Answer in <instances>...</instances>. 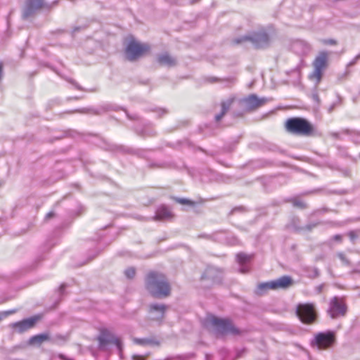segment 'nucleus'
<instances>
[{
	"label": "nucleus",
	"instance_id": "44",
	"mask_svg": "<svg viewBox=\"0 0 360 360\" xmlns=\"http://www.w3.org/2000/svg\"><path fill=\"white\" fill-rule=\"evenodd\" d=\"M65 288H66L65 284H62V285L60 286V288H59V291H60V293H62V292L64 291V290L65 289Z\"/></svg>",
	"mask_w": 360,
	"mask_h": 360
},
{
	"label": "nucleus",
	"instance_id": "24",
	"mask_svg": "<svg viewBox=\"0 0 360 360\" xmlns=\"http://www.w3.org/2000/svg\"><path fill=\"white\" fill-rule=\"evenodd\" d=\"M134 342L140 345H153L154 343L153 340L150 338H134Z\"/></svg>",
	"mask_w": 360,
	"mask_h": 360
},
{
	"label": "nucleus",
	"instance_id": "10",
	"mask_svg": "<svg viewBox=\"0 0 360 360\" xmlns=\"http://www.w3.org/2000/svg\"><path fill=\"white\" fill-rule=\"evenodd\" d=\"M168 306L161 303H151L148 305L149 319L160 324L165 319Z\"/></svg>",
	"mask_w": 360,
	"mask_h": 360
},
{
	"label": "nucleus",
	"instance_id": "2",
	"mask_svg": "<svg viewBox=\"0 0 360 360\" xmlns=\"http://www.w3.org/2000/svg\"><path fill=\"white\" fill-rule=\"evenodd\" d=\"M284 126L286 131L293 135L311 136L315 131L313 124L307 119L301 117L287 119Z\"/></svg>",
	"mask_w": 360,
	"mask_h": 360
},
{
	"label": "nucleus",
	"instance_id": "50",
	"mask_svg": "<svg viewBox=\"0 0 360 360\" xmlns=\"http://www.w3.org/2000/svg\"><path fill=\"white\" fill-rule=\"evenodd\" d=\"M314 98L315 100H316V101H318V100H319V97H318V96H317V95H314Z\"/></svg>",
	"mask_w": 360,
	"mask_h": 360
},
{
	"label": "nucleus",
	"instance_id": "34",
	"mask_svg": "<svg viewBox=\"0 0 360 360\" xmlns=\"http://www.w3.org/2000/svg\"><path fill=\"white\" fill-rule=\"evenodd\" d=\"M340 103V99L338 98L336 102H334L328 108V111L330 112L333 110V109L336 107L337 105Z\"/></svg>",
	"mask_w": 360,
	"mask_h": 360
},
{
	"label": "nucleus",
	"instance_id": "9",
	"mask_svg": "<svg viewBox=\"0 0 360 360\" xmlns=\"http://www.w3.org/2000/svg\"><path fill=\"white\" fill-rule=\"evenodd\" d=\"M148 50V46L147 45L139 44L135 41H131L125 49V56L128 60L134 61L141 57Z\"/></svg>",
	"mask_w": 360,
	"mask_h": 360
},
{
	"label": "nucleus",
	"instance_id": "41",
	"mask_svg": "<svg viewBox=\"0 0 360 360\" xmlns=\"http://www.w3.org/2000/svg\"><path fill=\"white\" fill-rule=\"evenodd\" d=\"M54 215H55V213L53 212H50L46 215L45 219L48 220V219H51V217H53Z\"/></svg>",
	"mask_w": 360,
	"mask_h": 360
},
{
	"label": "nucleus",
	"instance_id": "39",
	"mask_svg": "<svg viewBox=\"0 0 360 360\" xmlns=\"http://www.w3.org/2000/svg\"><path fill=\"white\" fill-rule=\"evenodd\" d=\"M157 113L158 114L159 117H161L163 115L166 114L167 113V111L165 109H158L157 110Z\"/></svg>",
	"mask_w": 360,
	"mask_h": 360
},
{
	"label": "nucleus",
	"instance_id": "33",
	"mask_svg": "<svg viewBox=\"0 0 360 360\" xmlns=\"http://www.w3.org/2000/svg\"><path fill=\"white\" fill-rule=\"evenodd\" d=\"M15 312H16V309L6 311H4V312L0 313V321L3 318L7 316L8 315L12 314H13Z\"/></svg>",
	"mask_w": 360,
	"mask_h": 360
},
{
	"label": "nucleus",
	"instance_id": "31",
	"mask_svg": "<svg viewBox=\"0 0 360 360\" xmlns=\"http://www.w3.org/2000/svg\"><path fill=\"white\" fill-rule=\"evenodd\" d=\"M348 236L351 241L354 243L358 238V234L355 231H351L348 233Z\"/></svg>",
	"mask_w": 360,
	"mask_h": 360
},
{
	"label": "nucleus",
	"instance_id": "43",
	"mask_svg": "<svg viewBox=\"0 0 360 360\" xmlns=\"http://www.w3.org/2000/svg\"><path fill=\"white\" fill-rule=\"evenodd\" d=\"M243 207H235V208H233V209L231 210V214H233V213H234L235 212H236V211H238V210H243Z\"/></svg>",
	"mask_w": 360,
	"mask_h": 360
},
{
	"label": "nucleus",
	"instance_id": "6",
	"mask_svg": "<svg viewBox=\"0 0 360 360\" xmlns=\"http://www.w3.org/2000/svg\"><path fill=\"white\" fill-rule=\"evenodd\" d=\"M296 313L300 321L307 324L314 323L317 316L315 306L311 303L299 304Z\"/></svg>",
	"mask_w": 360,
	"mask_h": 360
},
{
	"label": "nucleus",
	"instance_id": "38",
	"mask_svg": "<svg viewBox=\"0 0 360 360\" xmlns=\"http://www.w3.org/2000/svg\"><path fill=\"white\" fill-rule=\"evenodd\" d=\"M324 43L326 44H329V45H335V44H336V41L334 39H332L324 40Z\"/></svg>",
	"mask_w": 360,
	"mask_h": 360
},
{
	"label": "nucleus",
	"instance_id": "49",
	"mask_svg": "<svg viewBox=\"0 0 360 360\" xmlns=\"http://www.w3.org/2000/svg\"><path fill=\"white\" fill-rule=\"evenodd\" d=\"M127 116H128V117H129V119H131V120H135V119H136V116H134V117H131V116H130V115H127Z\"/></svg>",
	"mask_w": 360,
	"mask_h": 360
},
{
	"label": "nucleus",
	"instance_id": "14",
	"mask_svg": "<svg viewBox=\"0 0 360 360\" xmlns=\"http://www.w3.org/2000/svg\"><path fill=\"white\" fill-rule=\"evenodd\" d=\"M267 101H269V98L265 97L258 98L256 94H250L241 100V102L248 110H254L264 105Z\"/></svg>",
	"mask_w": 360,
	"mask_h": 360
},
{
	"label": "nucleus",
	"instance_id": "25",
	"mask_svg": "<svg viewBox=\"0 0 360 360\" xmlns=\"http://www.w3.org/2000/svg\"><path fill=\"white\" fill-rule=\"evenodd\" d=\"M321 224H322L321 221L310 222L308 224H307L306 226L301 227L300 230L306 231H311L314 228H316L318 225H319Z\"/></svg>",
	"mask_w": 360,
	"mask_h": 360
},
{
	"label": "nucleus",
	"instance_id": "16",
	"mask_svg": "<svg viewBox=\"0 0 360 360\" xmlns=\"http://www.w3.org/2000/svg\"><path fill=\"white\" fill-rule=\"evenodd\" d=\"M293 284L292 278L289 276H283L276 280L271 281V290L287 289Z\"/></svg>",
	"mask_w": 360,
	"mask_h": 360
},
{
	"label": "nucleus",
	"instance_id": "51",
	"mask_svg": "<svg viewBox=\"0 0 360 360\" xmlns=\"http://www.w3.org/2000/svg\"><path fill=\"white\" fill-rule=\"evenodd\" d=\"M233 80H234L233 79H229V81H231V82H233Z\"/></svg>",
	"mask_w": 360,
	"mask_h": 360
},
{
	"label": "nucleus",
	"instance_id": "21",
	"mask_svg": "<svg viewBox=\"0 0 360 360\" xmlns=\"http://www.w3.org/2000/svg\"><path fill=\"white\" fill-rule=\"evenodd\" d=\"M50 339L48 333H41L32 336L29 340L30 345H41Z\"/></svg>",
	"mask_w": 360,
	"mask_h": 360
},
{
	"label": "nucleus",
	"instance_id": "40",
	"mask_svg": "<svg viewBox=\"0 0 360 360\" xmlns=\"http://www.w3.org/2000/svg\"><path fill=\"white\" fill-rule=\"evenodd\" d=\"M133 359L134 360H145V357L143 356H141V355L136 354V355L133 356Z\"/></svg>",
	"mask_w": 360,
	"mask_h": 360
},
{
	"label": "nucleus",
	"instance_id": "1",
	"mask_svg": "<svg viewBox=\"0 0 360 360\" xmlns=\"http://www.w3.org/2000/svg\"><path fill=\"white\" fill-rule=\"evenodd\" d=\"M146 288L155 298L167 297L171 287L165 275L155 271L149 272L145 278Z\"/></svg>",
	"mask_w": 360,
	"mask_h": 360
},
{
	"label": "nucleus",
	"instance_id": "22",
	"mask_svg": "<svg viewBox=\"0 0 360 360\" xmlns=\"http://www.w3.org/2000/svg\"><path fill=\"white\" fill-rule=\"evenodd\" d=\"M271 281L269 282L259 283L257 286V293L262 295L267 290H271Z\"/></svg>",
	"mask_w": 360,
	"mask_h": 360
},
{
	"label": "nucleus",
	"instance_id": "42",
	"mask_svg": "<svg viewBox=\"0 0 360 360\" xmlns=\"http://www.w3.org/2000/svg\"><path fill=\"white\" fill-rule=\"evenodd\" d=\"M2 77H3V65L2 63L0 62V82L1 81L2 79Z\"/></svg>",
	"mask_w": 360,
	"mask_h": 360
},
{
	"label": "nucleus",
	"instance_id": "32",
	"mask_svg": "<svg viewBox=\"0 0 360 360\" xmlns=\"http://www.w3.org/2000/svg\"><path fill=\"white\" fill-rule=\"evenodd\" d=\"M176 201L182 205H193V202L186 198H178Z\"/></svg>",
	"mask_w": 360,
	"mask_h": 360
},
{
	"label": "nucleus",
	"instance_id": "15",
	"mask_svg": "<svg viewBox=\"0 0 360 360\" xmlns=\"http://www.w3.org/2000/svg\"><path fill=\"white\" fill-rule=\"evenodd\" d=\"M224 276L223 271L214 266H208L202 276V279L210 280L213 283H220Z\"/></svg>",
	"mask_w": 360,
	"mask_h": 360
},
{
	"label": "nucleus",
	"instance_id": "3",
	"mask_svg": "<svg viewBox=\"0 0 360 360\" xmlns=\"http://www.w3.org/2000/svg\"><path fill=\"white\" fill-rule=\"evenodd\" d=\"M206 326H212L217 335L239 334V330L233 323L226 319H220L214 316H209L205 319Z\"/></svg>",
	"mask_w": 360,
	"mask_h": 360
},
{
	"label": "nucleus",
	"instance_id": "48",
	"mask_svg": "<svg viewBox=\"0 0 360 360\" xmlns=\"http://www.w3.org/2000/svg\"><path fill=\"white\" fill-rule=\"evenodd\" d=\"M216 80H217V78H214V77H211V78L210 79V81L211 82H215Z\"/></svg>",
	"mask_w": 360,
	"mask_h": 360
},
{
	"label": "nucleus",
	"instance_id": "28",
	"mask_svg": "<svg viewBox=\"0 0 360 360\" xmlns=\"http://www.w3.org/2000/svg\"><path fill=\"white\" fill-rule=\"evenodd\" d=\"M292 202L293 204V206H295V207H300L302 209H304L306 207L305 203L299 199L295 198L292 200Z\"/></svg>",
	"mask_w": 360,
	"mask_h": 360
},
{
	"label": "nucleus",
	"instance_id": "36",
	"mask_svg": "<svg viewBox=\"0 0 360 360\" xmlns=\"http://www.w3.org/2000/svg\"><path fill=\"white\" fill-rule=\"evenodd\" d=\"M332 239L335 241L341 242L342 239V236L340 234H337V235L333 236Z\"/></svg>",
	"mask_w": 360,
	"mask_h": 360
},
{
	"label": "nucleus",
	"instance_id": "46",
	"mask_svg": "<svg viewBox=\"0 0 360 360\" xmlns=\"http://www.w3.org/2000/svg\"><path fill=\"white\" fill-rule=\"evenodd\" d=\"M313 272H314V276H318L319 275V271L318 269H316V268H314L313 269Z\"/></svg>",
	"mask_w": 360,
	"mask_h": 360
},
{
	"label": "nucleus",
	"instance_id": "47",
	"mask_svg": "<svg viewBox=\"0 0 360 360\" xmlns=\"http://www.w3.org/2000/svg\"><path fill=\"white\" fill-rule=\"evenodd\" d=\"M72 83L76 86V88H77L78 89H81V87L77 84L72 82Z\"/></svg>",
	"mask_w": 360,
	"mask_h": 360
},
{
	"label": "nucleus",
	"instance_id": "19",
	"mask_svg": "<svg viewBox=\"0 0 360 360\" xmlns=\"http://www.w3.org/2000/svg\"><path fill=\"white\" fill-rule=\"evenodd\" d=\"M172 212L167 206L161 205L157 209L154 219L155 220H167L172 218Z\"/></svg>",
	"mask_w": 360,
	"mask_h": 360
},
{
	"label": "nucleus",
	"instance_id": "30",
	"mask_svg": "<svg viewBox=\"0 0 360 360\" xmlns=\"http://www.w3.org/2000/svg\"><path fill=\"white\" fill-rule=\"evenodd\" d=\"M190 356H191L190 354H185V355H182V356L169 357L167 359V360H186V359H188Z\"/></svg>",
	"mask_w": 360,
	"mask_h": 360
},
{
	"label": "nucleus",
	"instance_id": "12",
	"mask_svg": "<svg viewBox=\"0 0 360 360\" xmlns=\"http://www.w3.org/2000/svg\"><path fill=\"white\" fill-rule=\"evenodd\" d=\"M44 5V0H26L22 8V18L28 19L34 16L43 8Z\"/></svg>",
	"mask_w": 360,
	"mask_h": 360
},
{
	"label": "nucleus",
	"instance_id": "20",
	"mask_svg": "<svg viewBox=\"0 0 360 360\" xmlns=\"http://www.w3.org/2000/svg\"><path fill=\"white\" fill-rule=\"evenodd\" d=\"M233 102V98H229V99L221 102V110L220 113L217 114L215 115V120L217 122H219L222 119V117L225 115V114L227 112V111L231 108Z\"/></svg>",
	"mask_w": 360,
	"mask_h": 360
},
{
	"label": "nucleus",
	"instance_id": "17",
	"mask_svg": "<svg viewBox=\"0 0 360 360\" xmlns=\"http://www.w3.org/2000/svg\"><path fill=\"white\" fill-rule=\"evenodd\" d=\"M252 257L245 253L240 252L236 255V259L240 265L239 271L243 274H246L249 271L250 269L248 263L250 261Z\"/></svg>",
	"mask_w": 360,
	"mask_h": 360
},
{
	"label": "nucleus",
	"instance_id": "37",
	"mask_svg": "<svg viewBox=\"0 0 360 360\" xmlns=\"http://www.w3.org/2000/svg\"><path fill=\"white\" fill-rule=\"evenodd\" d=\"M359 59H360V53L358 54L351 62H349V65L351 66L354 65Z\"/></svg>",
	"mask_w": 360,
	"mask_h": 360
},
{
	"label": "nucleus",
	"instance_id": "7",
	"mask_svg": "<svg viewBox=\"0 0 360 360\" xmlns=\"http://www.w3.org/2000/svg\"><path fill=\"white\" fill-rule=\"evenodd\" d=\"M98 340L99 342V348L101 349H106L108 345H115L119 352L120 353L122 352V344L121 340L109 330H102L98 338Z\"/></svg>",
	"mask_w": 360,
	"mask_h": 360
},
{
	"label": "nucleus",
	"instance_id": "11",
	"mask_svg": "<svg viewBox=\"0 0 360 360\" xmlns=\"http://www.w3.org/2000/svg\"><path fill=\"white\" fill-rule=\"evenodd\" d=\"M328 60V53L326 51L319 53L313 62L314 72L310 77L314 78L319 82L322 77V71L326 68Z\"/></svg>",
	"mask_w": 360,
	"mask_h": 360
},
{
	"label": "nucleus",
	"instance_id": "26",
	"mask_svg": "<svg viewBox=\"0 0 360 360\" xmlns=\"http://www.w3.org/2000/svg\"><path fill=\"white\" fill-rule=\"evenodd\" d=\"M337 256L341 260L343 264L347 266H349L350 264L349 260L346 257L344 253L338 252Z\"/></svg>",
	"mask_w": 360,
	"mask_h": 360
},
{
	"label": "nucleus",
	"instance_id": "45",
	"mask_svg": "<svg viewBox=\"0 0 360 360\" xmlns=\"http://www.w3.org/2000/svg\"><path fill=\"white\" fill-rule=\"evenodd\" d=\"M351 274H357L358 276H360V270L354 269V270L351 271Z\"/></svg>",
	"mask_w": 360,
	"mask_h": 360
},
{
	"label": "nucleus",
	"instance_id": "18",
	"mask_svg": "<svg viewBox=\"0 0 360 360\" xmlns=\"http://www.w3.org/2000/svg\"><path fill=\"white\" fill-rule=\"evenodd\" d=\"M158 62L160 65L167 67H174L176 65V59L168 53H163L158 56Z\"/></svg>",
	"mask_w": 360,
	"mask_h": 360
},
{
	"label": "nucleus",
	"instance_id": "4",
	"mask_svg": "<svg viewBox=\"0 0 360 360\" xmlns=\"http://www.w3.org/2000/svg\"><path fill=\"white\" fill-rule=\"evenodd\" d=\"M336 342V335L333 330L319 332L310 341L311 347L317 350H327L332 348Z\"/></svg>",
	"mask_w": 360,
	"mask_h": 360
},
{
	"label": "nucleus",
	"instance_id": "13",
	"mask_svg": "<svg viewBox=\"0 0 360 360\" xmlns=\"http://www.w3.org/2000/svg\"><path fill=\"white\" fill-rule=\"evenodd\" d=\"M39 319V317L37 316H32L25 319L20 321L12 323L10 324V327L18 333H23L24 332L32 328Z\"/></svg>",
	"mask_w": 360,
	"mask_h": 360
},
{
	"label": "nucleus",
	"instance_id": "27",
	"mask_svg": "<svg viewBox=\"0 0 360 360\" xmlns=\"http://www.w3.org/2000/svg\"><path fill=\"white\" fill-rule=\"evenodd\" d=\"M135 274H136L135 269L132 268V267L128 268L124 271V274H125L126 277L128 278H134L135 276Z\"/></svg>",
	"mask_w": 360,
	"mask_h": 360
},
{
	"label": "nucleus",
	"instance_id": "5",
	"mask_svg": "<svg viewBox=\"0 0 360 360\" xmlns=\"http://www.w3.org/2000/svg\"><path fill=\"white\" fill-rule=\"evenodd\" d=\"M235 44H240L245 42H250L257 49L265 48L269 44V37L264 30L252 32L250 34L237 37L233 39Z\"/></svg>",
	"mask_w": 360,
	"mask_h": 360
},
{
	"label": "nucleus",
	"instance_id": "29",
	"mask_svg": "<svg viewBox=\"0 0 360 360\" xmlns=\"http://www.w3.org/2000/svg\"><path fill=\"white\" fill-rule=\"evenodd\" d=\"M299 46H304V50L302 51V53H306L309 50V46L307 43H304L303 41H297L294 44L295 48Z\"/></svg>",
	"mask_w": 360,
	"mask_h": 360
},
{
	"label": "nucleus",
	"instance_id": "8",
	"mask_svg": "<svg viewBox=\"0 0 360 360\" xmlns=\"http://www.w3.org/2000/svg\"><path fill=\"white\" fill-rule=\"evenodd\" d=\"M347 310V307L343 298L334 297L329 303L328 313L332 319H338L344 316Z\"/></svg>",
	"mask_w": 360,
	"mask_h": 360
},
{
	"label": "nucleus",
	"instance_id": "35",
	"mask_svg": "<svg viewBox=\"0 0 360 360\" xmlns=\"http://www.w3.org/2000/svg\"><path fill=\"white\" fill-rule=\"evenodd\" d=\"M86 28L85 26H79V27H74L73 30H72V34H75V33H77V32L82 30H84Z\"/></svg>",
	"mask_w": 360,
	"mask_h": 360
},
{
	"label": "nucleus",
	"instance_id": "23",
	"mask_svg": "<svg viewBox=\"0 0 360 360\" xmlns=\"http://www.w3.org/2000/svg\"><path fill=\"white\" fill-rule=\"evenodd\" d=\"M221 234H224V231H218V232H216V233H213L212 236H210V235H199L198 237L199 238H207V239H212V240H214L222 241L223 238L217 237L218 235H221Z\"/></svg>",
	"mask_w": 360,
	"mask_h": 360
}]
</instances>
